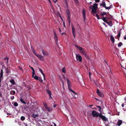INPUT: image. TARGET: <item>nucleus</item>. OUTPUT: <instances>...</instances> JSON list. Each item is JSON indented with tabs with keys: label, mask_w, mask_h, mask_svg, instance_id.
I'll use <instances>...</instances> for the list:
<instances>
[{
	"label": "nucleus",
	"mask_w": 126,
	"mask_h": 126,
	"mask_svg": "<svg viewBox=\"0 0 126 126\" xmlns=\"http://www.w3.org/2000/svg\"><path fill=\"white\" fill-rule=\"evenodd\" d=\"M2 93L1 92H0V97H2Z\"/></svg>",
	"instance_id": "nucleus-48"
},
{
	"label": "nucleus",
	"mask_w": 126,
	"mask_h": 126,
	"mask_svg": "<svg viewBox=\"0 0 126 126\" xmlns=\"http://www.w3.org/2000/svg\"><path fill=\"white\" fill-rule=\"evenodd\" d=\"M14 96H12L11 97V99L13 100L14 99Z\"/></svg>",
	"instance_id": "nucleus-49"
},
{
	"label": "nucleus",
	"mask_w": 126,
	"mask_h": 126,
	"mask_svg": "<svg viewBox=\"0 0 126 126\" xmlns=\"http://www.w3.org/2000/svg\"><path fill=\"white\" fill-rule=\"evenodd\" d=\"M15 93V92L14 91L12 90L10 92V94L12 95H14Z\"/></svg>",
	"instance_id": "nucleus-23"
},
{
	"label": "nucleus",
	"mask_w": 126,
	"mask_h": 126,
	"mask_svg": "<svg viewBox=\"0 0 126 126\" xmlns=\"http://www.w3.org/2000/svg\"><path fill=\"white\" fill-rule=\"evenodd\" d=\"M99 117L100 118H101L102 119L103 121H105V122H106V123L107 122V124H106L105 123V124L106 126H109V125H108L109 123L108 119L105 116L102 115L101 114H100Z\"/></svg>",
	"instance_id": "nucleus-2"
},
{
	"label": "nucleus",
	"mask_w": 126,
	"mask_h": 126,
	"mask_svg": "<svg viewBox=\"0 0 126 126\" xmlns=\"http://www.w3.org/2000/svg\"><path fill=\"white\" fill-rule=\"evenodd\" d=\"M96 107L98 108V110L100 112H101V108L100 106H96Z\"/></svg>",
	"instance_id": "nucleus-32"
},
{
	"label": "nucleus",
	"mask_w": 126,
	"mask_h": 126,
	"mask_svg": "<svg viewBox=\"0 0 126 126\" xmlns=\"http://www.w3.org/2000/svg\"><path fill=\"white\" fill-rule=\"evenodd\" d=\"M55 39V42L56 43V44L57 45V43H58V39H57H57Z\"/></svg>",
	"instance_id": "nucleus-44"
},
{
	"label": "nucleus",
	"mask_w": 126,
	"mask_h": 126,
	"mask_svg": "<svg viewBox=\"0 0 126 126\" xmlns=\"http://www.w3.org/2000/svg\"><path fill=\"white\" fill-rule=\"evenodd\" d=\"M121 67L123 68L124 69L123 70L124 72L126 77V64L124 61L122 62L121 63Z\"/></svg>",
	"instance_id": "nucleus-6"
},
{
	"label": "nucleus",
	"mask_w": 126,
	"mask_h": 126,
	"mask_svg": "<svg viewBox=\"0 0 126 126\" xmlns=\"http://www.w3.org/2000/svg\"><path fill=\"white\" fill-rule=\"evenodd\" d=\"M106 5V3L105 2H103L101 4H100V5L101 6L102 5L103 7H104L105 8V7H106L105 6Z\"/></svg>",
	"instance_id": "nucleus-29"
},
{
	"label": "nucleus",
	"mask_w": 126,
	"mask_h": 126,
	"mask_svg": "<svg viewBox=\"0 0 126 126\" xmlns=\"http://www.w3.org/2000/svg\"><path fill=\"white\" fill-rule=\"evenodd\" d=\"M100 114L95 110H93L91 112L92 116L94 117H99Z\"/></svg>",
	"instance_id": "nucleus-4"
},
{
	"label": "nucleus",
	"mask_w": 126,
	"mask_h": 126,
	"mask_svg": "<svg viewBox=\"0 0 126 126\" xmlns=\"http://www.w3.org/2000/svg\"><path fill=\"white\" fill-rule=\"evenodd\" d=\"M122 106L123 107H124V104H122Z\"/></svg>",
	"instance_id": "nucleus-64"
},
{
	"label": "nucleus",
	"mask_w": 126,
	"mask_h": 126,
	"mask_svg": "<svg viewBox=\"0 0 126 126\" xmlns=\"http://www.w3.org/2000/svg\"><path fill=\"white\" fill-rule=\"evenodd\" d=\"M72 29V34H73L74 37V38H75V35L76 34V33L75 32V30L74 27L73 26L71 25Z\"/></svg>",
	"instance_id": "nucleus-10"
},
{
	"label": "nucleus",
	"mask_w": 126,
	"mask_h": 126,
	"mask_svg": "<svg viewBox=\"0 0 126 126\" xmlns=\"http://www.w3.org/2000/svg\"><path fill=\"white\" fill-rule=\"evenodd\" d=\"M46 109L47 111L50 112L52 111V108H48V107L47 108H46Z\"/></svg>",
	"instance_id": "nucleus-19"
},
{
	"label": "nucleus",
	"mask_w": 126,
	"mask_h": 126,
	"mask_svg": "<svg viewBox=\"0 0 126 126\" xmlns=\"http://www.w3.org/2000/svg\"><path fill=\"white\" fill-rule=\"evenodd\" d=\"M44 106L45 107V109H46V108L48 107L47 105V104L45 103V104H44Z\"/></svg>",
	"instance_id": "nucleus-40"
},
{
	"label": "nucleus",
	"mask_w": 126,
	"mask_h": 126,
	"mask_svg": "<svg viewBox=\"0 0 126 126\" xmlns=\"http://www.w3.org/2000/svg\"><path fill=\"white\" fill-rule=\"evenodd\" d=\"M96 16H97V19H100V18H99V16H98L97 14H96Z\"/></svg>",
	"instance_id": "nucleus-45"
},
{
	"label": "nucleus",
	"mask_w": 126,
	"mask_h": 126,
	"mask_svg": "<svg viewBox=\"0 0 126 126\" xmlns=\"http://www.w3.org/2000/svg\"><path fill=\"white\" fill-rule=\"evenodd\" d=\"M59 31L60 32H61V29L60 28H59Z\"/></svg>",
	"instance_id": "nucleus-62"
},
{
	"label": "nucleus",
	"mask_w": 126,
	"mask_h": 126,
	"mask_svg": "<svg viewBox=\"0 0 126 126\" xmlns=\"http://www.w3.org/2000/svg\"><path fill=\"white\" fill-rule=\"evenodd\" d=\"M117 125L118 126H120L122 123V121L120 120H119L117 122Z\"/></svg>",
	"instance_id": "nucleus-17"
},
{
	"label": "nucleus",
	"mask_w": 126,
	"mask_h": 126,
	"mask_svg": "<svg viewBox=\"0 0 126 126\" xmlns=\"http://www.w3.org/2000/svg\"><path fill=\"white\" fill-rule=\"evenodd\" d=\"M67 16V20L69 23V25L70 26V11L68 9H67L66 10Z\"/></svg>",
	"instance_id": "nucleus-5"
},
{
	"label": "nucleus",
	"mask_w": 126,
	"mask_h": 126,
	"mask_svg": "<svg viewBox=\"0 0 126 126\" xmlns=\"http://www.w3.org/2000/svg\"><path fill=\"white\" fill-rule=\"evenodd\" d=\"M29 66L32 70V74H33V75L34 74V73H35L34 70L32 67H31L30 66Z\"/></svg>",
	"instance_id": "nucleus-30"
},
{
	"label": "nucleus",
	"mask_w": 126,
	"mask_h": 126,
	"mask_svg": "<svg viewBox=\"0 0 126 126\" xmlns=\"http://www.w3.org/2000/svg\"><path fill=\"white\" fill-rule=\"evenodd\" d=\"M63 78L65 80V76L64 75H63Z\"/></svg>",
	"instance_id": "nucleus-53"
},
{
	"label": "nucleus",
	"mask_w": 126,
	"mask_h": 126,
	"mask_svg": "<svg viewBox=\"0 0 126 126\" xmlns=\"http://www.w3.org/2000/svg\"><path fill=\"white\" fill-rule=\"evenodd\" d=\"M62 72L65 73V67H63L62 69Z\"/></svg>",
	"instance_id": "nucleus-33"
},
{
	"label": "nucleus",
	"mask_w": 126,
	"mask_h": 126,
	"mask_svg": "<svg viewBox=\"0 0 126 126\" xmlns=\"http://www.w3.org/2000/svg\"><path fill=\"white\" fill-rule=\"evenodd\" d=\"M20 101L21 102L23 103L26 104V102L25 101L23 100V99L22 98H21L20 99Z\"/></svg>",
	"instance_id": "nucleus-25"
},
{
	"label": "nucleus",
	"mask_w": 126,
	"mask_h": 126,
	"mask_svg": "<svg viewBox=\"0 0 126 126\" xmlns=\"http://www.w3.org/2000/svg\"><path fill=\"white\" fill-rule=\"evenodd\" d=\"M10 82L11 83L13 84L14 85L15 84V82L14 81V80L13 79H11L10 80Z\"/></svg>",
	"instance_id": "nucleus-26"
},
{
	"label": "nucleus",
	"mask_w": 126,
	"mask_h": 126,
	"mask_svg": "<svg viewBox=\"0 0 126 126\" xmlns=\"http://www.w3.org/2000/svg\"><path fill=\"white\" fill-rule=\"evenodd\" d=\"M120 35H121V33H120V32H119V33L118 34L117 37H120Z\"/></svg>",
	"instance_id": "nucleus-43"
},
{
	"label": "nucleus",
	"mask_w": 126,
	"mask_h": 126,
	"mask_svg": "<svg viewBox=\"0 0 126 126\" xmlns=\"http://www.w3.org/2000/svg\"><path fill=\"white\" fill-rule=\"evenodd\" d=\"M19 67V69L22 71H23V69L21 68V67Z\"/></svg>",
	"instance_id": "nucleus-56"
},
{
	"label": "nucleus",
	"mask_w": 126,
	"mask_h": 126,
	"mask_svg": "<svg viewBox=\"0 0 126 126\" xmlns=\"http://www.w3.org/2000/svg\"><path fill=\"white\" fill-rule=\"evenodd\" d=\"M93 106V105H89V106L90 107H92Z\"/></svg>",
	"instance_id": "nucleus-61"
},
{
	"label": "nucleus",
	"mask_w": 126,
	"mask_h": 126,
	"mask_svg": "<svg viewBox=\"0 0 126 126\" xmlns=\"http://www.w3.org/2000/svg\"><path fill=\"white\" fill-rule=\"evenodd\" d=\"M38 115L37 114H35L34 113L32 114V116L34 118H35L36 117H37L38 116Z\"/></svg>",
	"instance_id": "nucleus-18"
},
{
	"label": "nucleus",
	"mask_w": 126,
	"mask_h": 126,
	"mask_svg": "<svg viewBox=\"0 0 126 126\" xmlns=\"http://www.w3.org/2000/svg\"><path fill=\"white\" fill-rule=\"evenodd\" d=\"M124 39L126 40V36H124Z\"/></svg>",
	"instance_id": "nucleus-59"
},
{
	"label": "nucleus",
	"mask_w": 126,
	"mask_h": 126,
	"mask_svg": "<svg viewBox=\"0 0 126 126\" xmlns=\"http://www.w3.org/2000/svg\"><path fill=\"white\" fill-rule=\"evenodd\" d=\"M20 119L22 121H24L25 120V118L24 116H22L20 118Z\"/></svg>",
	"instance_id": "nucleus-34"
},
{
	"label": "nucleus",
	"mask_w": 126,
	"mask_h": 126,
	"mask_svg": "<svg viewBox=\"0 0 126 126\" xmlns=\"http://www.w3.org/2000/svg\"><path fill=\"white\" fill-rule=\"evenodd\" d=\"M76 58L77 61L79 62H81L82 61V58L79 54L76 55Z\"/></svg>",
	"instance_id": "nucleus-8"
},
{
	"label": "nucleus",
	"mask_w": 126,
	"mask_h": 126,
	"mask_svg": "<svg viewBox=\"0 0 126 126\" xmlns=\"http://www.w3.org/2000/svg\"><path fill=\"white\" fill-rule=\"evenodd\" d=\"M39 69L40 72L43 75V76L44 77V79L45 80V75L43 73V70L39 68Z\"/></svg>",
	"instance_id": "nucleus-16"
},
{
	"label": "nucleus",
	"mask_w": 126,
	"mask_h": 126,
	"mask_svg": "<svg viewBox=\"0 0 126 126\" xmlns=\"http://www.w3.org/2000/svg\"><path fill=\"white\" fill-rule=\"evenodd\" d=\"M107 23L111 27L112 25V24L111 22L110 23V24L108 22H107Z\"/></svg>",
	"instance_id": "nucleus-42"
},
{
	"label": "nucleus",
	"mask_w": 126,
	"mask_h": 126,
	"mask_svg": "<svg viewBox=\"0 0 126 126\" xmlns=\"http://www.w3.org/2000/svg\"><path fill=\"white\" fill-rule=\"evenodd\" d=\"M53 123L54 124V126H56V124L55 123Z\"/></svg>",
	"instance_id": "nucleus-63"
},
{
	"label": "nucleus",
	"mask_w": 126,
	"mask_h": 126,
	"mask_svg": "<svg viewBox=\"0 0 126 126\" xmlns=\"http://www.w3.org/2000/svg\"><path fill=\"white\" fill-rule=\"evenodd\" d=\"M36 56L42 61H43L44 58L43 56L39 54H37Z\"/></svg>",
	"instance_id": "nucleus-13"
},
{
	"label": "nucleus",
	"mask_w": 126,
	"mask_h": 126,
	"mask_svg": "<svg viewBox=\"0 0 126 126\" xmlns=\"http://www.w3.org/2000/svg\"><path fill=\"white\" fill-rule=\"evenodd\" d=\"M96 93L100 97H103L104 96V95L103 93L102 92L99 91L98 89H97Z\"/></svg>",
	"instance_id": "nucleus-9"
},
{
	"label": "nucleus",
	"mask_w": 126,
	"mask_h": 126,
	"mask_svg": "<svg viewBox=\"0 0 126 126\" xmlns=\"http://www.w3.org/2000/svg\"><path fill=\"white\" fill-rule=\"evenodd\" d=\"M9 59L8 57H6L4 59V60H7V63H8V60H9Z\"/></svg>",
	"instance_id": "nucleus-41"
},
{
	"label": "nucleus",
	"mask_w": 126,
	"mask_h": 126,
	"mask_svg": "<svg viewBox=\"0 0 126 126\" xmlns=\"http://www.w3.org/2000/svg\"><path fill=\"white\" fill-rule=\"evenodd\" d=\"M95 1L96 2H99L100 0H95Z\"/></svg>",
	"instance_id": "nucleus-50"
},
{
	"label": "nucleus",
	"mask_w": 126,
	"mask_h": 126,
	"mask_svg": "<svg viewBox=\"0 0 126 126\" xmlns=\"http://www.w3.org/2000/svg\"><path fill=\"white\" fill-rule=\"evenodd\" d=\"M110 39L113 43H114L115 41V39L114 37L112 35L110 36Z\"/></svg>",
	"instance_id": "nucleus-20"
},
{
	"label": "nucleus",
	"mask_w": 126,
	"mask_h": 126,
	"mask_svg": "<svg viewBox=\"0 0 126 126\" xmlns=\"http://www.w3.org/2000/svg\"><path fill=\"white\" fill-rule=\"evenodd\" d=\"M49 95V98H52L51 96V95Z\"/></svg>",
	"instance_id": "nucleus-58"
},
{
	"label": "nucleus",
	"mask_w": 126,
	"mask_h": 126,
	"mask_svg": "<svg viewBox=\"0 0 126 126\" xmlns=\"http://www.w3.org/2000/svg\"><path fill=\"white\" fill-rule=\"evenodd\" d=\"M39 81L41 82H42L43 81V80L40 78H39Z\"/></svg>",
	"instance_id": "nucleus-39"
},
{
	"label": "nucleus",
	"mask_w": 126,
	"mask_h": 126,
	"mask_svg": "<svg viewBox=\"0 0 126 126\" xmlns=\"http://www.w3.org/2000/svg\"><path fill=\"white\" fill-rule=\"evenodd\" d=\"M71 95L73 98H76L78 97V94L74 91L71 90Z\"/></svg>",
	"instance_id": "nucleus-7"
},
{
	"label": "nucleus",
	"mask_w": 126,
	"mask_h": 126,
	"mask_svg": "<svg viewBox=\"0 0 126 126\" xmlns=\"http://www.w3.org/2000/svg\"><path fill=\"white\" fill-rule=\"evenodd\" d=\"M91 72H90L89 73V77L90 78L91 77Z\"/></svg>",
	"instance_id": "nucleus-55"
},
{
	"label": "nucleus",
	"mask_w": 126,
	"mask_h": 126,
	"mask_svg": "<svg viewBox=\"0 0 126 126\" xmlns=\"http://www.w3.org/2000/svg\"><path fill=\"white\" fill-rule=\"evenodd\" d=\"M41 52L44 56H45V55L47 56L48 55L47 52L44 51L43 49H42Z\"/></svg>",
	"instance_id": "nucleus-15"
},
{
	"label": "nucleus",
	"mask_w": 126,
	"mask_h": 126,
	"mask_svg": "<svg viewBox=\"0 0 126 126\" xmlns=\"http://www.w3.org/2000/svg\"><path fill=\"white\" fill-rule=\"evenodd\" d=\"M63 26L64 27H65V22L64 21H63Z\"/></svg>",
	"instance_id": "nucleus-51"
},
{
	"label": "nucleus",
	"mask_w": 126,
	"mask_h": 126,
	"mask_svg": "<svg viewBox=\"0 0 126 126\" xmlns=\"http://www.w3.org/2000/svg\"><path fill=\"white\" fill-rule=\"evenodd\" d=\"M76 47L78 49L80 50V52L82 54L84 55L86 58H88V56L84 52V50L82 48L77 45L76 46Z\"/></svg>",
	"instance_id": "nucleus-3"
},
{
	"label": "nucleus",
	"mask_w": 126,
	"mask_h": 126,
	"mask_svg": "<svg viewBox=\"0 0 126 126\" xmlns=\"http://www.w3.org/2000/svg\"><path fill=\"white\" fill-rule=\"evenodd\" d=\"M106 14V13L105 12H103L102 14V16H103L104 15H105Z\"/></svg>",
	"instance_id": "nucleus-52"
},
{
	"label": "nucleus",
	"mask_w": 126,
	"mask_h": 126,
	"mask_svg": "<svg viewBox=\"0 0 126 126\" xmlns=\"http://www.w3.org/2000/svg\"><path fill=\"white\" fill-rule=\"evenodd\" d=\"M27 87L29 89H30L31 88L30 86L29 85L27 86Z\"/></svg>",
	"instance_id": "nucleus-47"
},
{
	"label": "nucleus",
	"mask_w": 126,
	"mask_h": 126,
	"mask_svg": "<svg viewBox=\"0 0 126 126\" xmlns=\"http://www.w3.org/2000/svg\"><path fill=\"white\" fill-rule=\"evenodd\" d=\"M63 34H65V35H66V34L65 33H62L61 34V35H63Z\"/></svg>",
	"instance_id": "nucleus-57"
},
{
	"label": "nucleus",
	"mask_w": 126,
	"mask_h": 126,
	"mask_svg": "<svg viewBox=\"0 0 126 126\" xmlns=\"http://www.w3.org/2000/svg\"><path fill=\"white\" fill-rule=\"evenodd\" d=\"M75 2L76 3H77L78 2V1L77 0H74Z\"/></svg>",
	"instance_id": "nucleus-46"
},
{
	"label": "nucleus",
	"mask_w": 126,
	"mask_h": 126,
	"mask_svg": "<svg viewBox=\"0 0 126 126\" xmlns=\"http://www.w3.org/2000/svg\"><path fill=\"white\" fill-rule=\"evenodd\" d=\"M32 50L33 53L36 55L37 54L35 53V51L33 48L32 46H31Z\"/></svg>",
	"instance_id": "nucleus-21"
},
{
	"label": "nucleus",
	"mask_w": 126,
	"mask_h": 126,
	"mask_svg": "<svg viewBox=\"0 0 126 126\" xmlns=\"http://www.w3.org/2000/svg\"><path fill=\"white\" fill-rule=\"evenodd\" d=\"M10 71V70L9 69L7 68L6 73H9Z\"/></svg>",
	"instance_id": "nucleus-36"
},
{
	"label": "nucleus",
	"mask_w": 126,
	"mask_h": 126,
	"mask_svg": "<svg viewBox=\"0 0 126 126\" xmlns=\"http://www.w3.org/2000/svg\"><path fill=\"white\" fill-rule=\"evenodd\" d=\"M105 22L107 23V20L106 19V17H103V18L102 19Z\"/></svg>",
	"instance_id": "nucleus-35"
},
{
	"label": "nucleus",
	"mask_w": 126,
	"mask_h": 126,
	"mask_svg": "<svg viewBox=\"0 0 126 126\" xmlns=\"http://www.w3.org/2000/svg\"><path fill=\"white\" fill-rule=\"evenodd\" d=\"M122 45V43L121 42H120L118 44V47H120Z\"/></svg>",
	"instance_id": "nucleus-37"
},
{
	"label": "nucleus",
	"mask_w": 126,
	"mask_h": 126,
	"mask_svg": "<svg viewBox=\"0 0 126 126\" xmlns=\"http://www.w3.org/2000/svg\"><path fill=\"white\" fill-rule=\"evenodd\" d=\"M98 4L97 3H95L93 4V5L92 6L89 7L92 10L91 12L93 13V15L94 16H96V12L97 9V8Z\"/></svg>",
	"instance_id": "nucleus-1"
},
{
	"label": "nucleus",
	"mask_w": 126,
	"mask_h": 126,
	"mask_svg": "<svg viewBox=\"0 0 126 126\" xmlns=\"http://www.w3.org/2000/svg\"><path fill=\"white\" fill-rule=\"evenodd\" d=\"M105 8L106 9H110L111 8V6H109V7H107L106 6L105 7Z\"/></svg>",
	"instance_id": "nucleus-38"
},
{
	"label": "nucleus",
	"mask_w": 126,
	"mask_h": 126,
	"mask_svg": "<svg viewBox=\"0 0 126 126\" xmlns=\"http://www.w3.org/2000/svg\"><path fill=\"white\" fill-rule=\"evenodd\" d=\"M94 82L95 83V85L97 86L98 87H100V85L99 84V83H98L97 82H95V81H94Z\"/></svg>",
	"instance_id": "nucleus-27"
},
{
	"label": "nucleus",
	"mask_w": 126,
	"mask_h": 126,
	"mask_svg": "<svg viewBox=\"0 0 126 126\" xmlns=\"http://www.w3.org/2000/svg\"><path fill=\"white\" fill-rule=\"evenodd\" d=\"M54 35V38L55 39H56L57 40V35L55 33V32L54 31H53Z\"/></svg>",
	"instance_id": "nucleus-22"
},
{
	"label": "nucleus",
	"mask_w": 126,
	"mask_h": 126,
	"mask_svg": "<svg viewBox=\"0 0 126 126\" xmlns=\"http://www.w3.org/2000/svg\"><path fill=\"white\" fill-rule=\"evenodd\" d=\"M47 92L48 94L49 95H51V92L49 90H47Z\"/></svg>",
	"instance_id": "nucleus-24"
},
{
	"label": "nucleus",
	"mask_w": 126,
	"mask_h": 126,
	"mask_svg": "<svg viewBox=\"0 0 126 126\" xmlns=\"http://www.w3.org/2000/svg\"><path fill=\"white\" fill-rule=\"evenodd\" d=\"M82 14L83 15V17L84 19V21L85 22L86 20V11L85 9H83L82 11Z\"/></svg>",
	"instance_id": "nucleus-11"
},
{
	"label": "nucleus",
	"mask_w": 126,
	"mask_h": 126,
	"mask_svg": "<svg viewBox=\"0 0 126 126\" xmlns=\"http://www.w3.org/2000/svg\"><path fill=\"white\" fill-rule=\"evenodd\" d=\"M3 76V70L2 69H1L0 72V78H2Z\"/></svg>",
	"instance_id": "nucleus-28"
},
{
	"label": "nucleus",
	"mask_w": 126,
	"mask_h": 126,
	"mask_svg": "<svg viewBox=\"0 0 126 126\" xmlns=\"http://www.w3.org/2000/svg\"><path fill=\"white\" fill-rule=\"evenodd\" d=\"M32 76L33 78H34L35 79H36L37 80H38L39 79V77L36 75L35 73H34V74L33 75V74H32Z\"/></svg>",
	"instance_id": "nucleus-14"
},
{
	"label": "nucleus",
	"mask_w": 126,
	"mask_h": 126,
	"mask_svg": "<svg viewBox=\"0 0 126 126\" xmlns=\"http://www.w3.org/2000/svg\"><path fill=\"white\" fill-rule=\"evenodd\" d=\"M56 105H55V104H54V105L53 106V107L54 108H55L56 107Z\"/></svg>",
	"instance_id": "nucleus-60"
},
{
	"label": "nucleus",
	"mask_w": 126,
	"mask_h": 126,
	"mask_svg": "<svg viewBox=\"0 0 126 126\" xmlns=\"http://www.w3.org/2000/svg\"><path fill=\"white\" fill-rule=\"evenodd\" d=\"M53 0L54 1V3H56V2L58 0Z\"/></svg>",
	"instance_id": "nucleus-54"
},
{
	"label": "nucleus",
	"mask_w": 126,
	"mask_h": 126,
	"mask_svg": "<svg viewBox=\"0 0 126 126\" xmlns=\"http://www.w3.org/2000/svg\"><path fill=\"white\" fill-rule=\"evenodd\" d=\"M67 82L68 84V88L69 90L71 92V87L70 85V82L68 78L67 79Z\"/></svg>",
	"instance_id": "nucleus-12"
},
{
	"label": "nucleus",
	"mask_w": 126,
	"mask_h": 126,
	"mask_svg": "<svg viewBox=\"0 0 126 126\" xmlns=\"http://www.w3.org/2000/svg\"><path fill=\"white\" fill-rule=\"evenodd\" d=\"M13 105H14V106L15 107H17L18 105V104L16 102H14V103L13 104Z\"/></svg>",
	"instance_id": "nucleus-31"
}]
</instances>
